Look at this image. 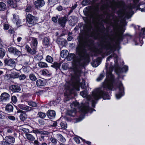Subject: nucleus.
Listing matches in <instances>:
<instances>
[{"label":"nucleus","instance_id":"1","mask_svg":"<svg viewBox=\"0 0 145 145\" xmlns=\"http://www.w3.org/2000/svg\"><path fill=\"white\" fill-rule=\"evenodd\" d=\"M114 31L113 33L110 36L109 35V55L114 52L119 53L121 48L120 42L123 41L127 43L128 40L131 37L128 34L123 35L124 30L123 26H116L114 28Z\"/></svg>","mask_w":145,"mask_h":145},{"label":"nucleus","instance_id":"2","mask_svg":"<svg viewBox=\"0 0 145 145\" xmlns=\"http://www.w3.org/2000/svg\"><path fill=\"white\" fill-rule=\"evenodd\" d=\"M133 2L130 3L128 5L127 9L124 11L123 8L125 5V2L123 1H116L113 2L112 8L113 11H115L116 9L121 8L122 10L120 11V14L123 16L129 18L133 14V9L137 8L140 9L142 12H145V3L138 4L139 0H133Z\"/></svg>","mask_w":145,"mask_h":145},{"label":"nucleus","instance_id":"3","mask_svg":"<svg viewBox=\"0 0 145 145\" xmlns=\"http://www.w3.org/2000/svg\"><path fill=\"white\" fill-rule=\"evenodd\" d=\"M117 52H112L109 55V58L110 57H113L114 59L115 64L114 66H110L109 67L111 70H114L115 72L118 74V78H120V74L123 72H126L128 70V67L124 65L121 69V66L123 64V60H120V62L119 58L116 54ZM117 87L116 84L115 82V80L114 76L109 71V90H114L116 89Z\"/></svg>","mask_w":145,"mask_h":145},{"label":"nucleus","instance_id":"4","mask_svg":"<svg viewBox=\"0 0 145 145\" xmlns=\"http://www.w3.org/2000/svg\"><path fill=\"white\" fill-rule=\"evenodd\" d=\"M80 40L79 44L76 48V52L79 57L78 59L79 63L84 65L88 60L86 48L87 47L89 48L91 40L89 39V35L87 34L82 36Z\"/></svg>","mask_w":145,"mask_h":145},{"label":"nucleus","instance_id":"5","mask_svg":"<svg viewBox=\"0 0 145 145\" xmlns=\"http://www.w3.org/2000/svg\"><path fill=\"white\" fill-rule=\"evenodd\" d=\"M87 90H85L83 91L80 92V95L83 97L86 98L85 99L87 101V102L84 103V102L82 103L81 106H82V104L86 105V103H88V106H89L88 101H90L92 102V105L93 107H94L95 104L96 103L95 101L98 100L99 99L102 97L104 99H108L109 95L103 91L102 89V87L97 88L95 89L92 92V95L91 96L90 95H87Z\"/></svg>","mask_w":145,"mask_h":145},{"label":"nucleus","instance_id":"6","mask_svg":"<svg viewBox=\"0 0 145 145\" xmlns=\"http://www.w3.org/2000/svg\"><path fill=\"white\" fill-rule=\"evenodd\" d=\"M72 109L68 111L67 114L68 115L71 116H74L76 113V109L79 108L82 112L84 113H87L89 110L88 103H87L86 105L82 104V106H80L77 102H73L71 104Z\"/></svg>","mask_w":145,"mask_h":145},{"label":"nucleus","instance_id":"7","mask_svg":"<svg viewBox=\"0 0 145 145\" xmlns=\"http://www.w3.org/2000/svg\"><path fill=\"white\" fill-rule=\"evenodd\" d=\"M99 46V49H97L96 53L101 55L103 58L109 54V41L108 39H105L101 41Z\"/></svg>","mask_w":145,"mask_h":145},{"label":"nucleus","instance_id":"8","mask_svg":"<svg viewBox=\"0 0 145 145\" xmlns=\"http://www.w3.org/2000/svg\"><path fill=\"white\" fill-rule=\"evenodd\" d=\"M26 19L27 22L29 24L32 25H35L37 24L38 22V18L30 14L27 15Z\"/></svg>","mask_w":145,"mask_h":145},{"label":"nucleus","instance_id":"9","mask_svg":"<svg viewBox=\"0 0 145 145\" xmlns=\"http://www.w3.org/2000/svg\"><path fill=\"white\" fill-rule=\"evenodd\" d=\"M4 62L6 65L10 66L12 68L15 67L16 62L14 59H6L4 60Z\"/></svg>","mask_w":145,"mask_h":145},{"label":"nucleus","instance_id":"10","mask_svg":"<svg viewBox=\"0 0 145 145\" xmlns=\"http://www.w3.org/2000/svg\"><path fill=\"white\" fill-rule=\"evenodd\" d=\"M119 92L116 95V97L117 99H119L124 95V88L122 83H120L118 86Z\"/></svg>","mask_w":145,"mask_h":145},{"label":"nucleus","instance_id":"11","mask_svg":"<svg viewBox=\"0 0 145 145\" xmlns=\"http://www.w3.org/2000/svg\"><path fill=\"white\" fill-rule=\"evenodd\" d=\"M8 51L9 52L13 54L14 55L20 56L22 54L21 52L17 49L16 48L11 46L8 49Z\"/></svg>","mask_w":145,"mask_h":145},{"label":"nucleus","instance_id":"12","mask_svg":"<svg viewBox=\"0 0 145 145\" xmlns=\"http://www.w3.org/2000/svg\"><path fill=\"white\" fill-rule=\"evenodd\" d=\"M10 98V96L8 93H3L0 96V102H5L8 100Z\"/></svg>","mask_w":145,"mask_h":145},{"label":"nucleus","instance_id":"13","mask_svg":"<svg viewBox=\"0 0 145 145\" xmlns=\"http://www.w3.org/2000/svg\"><path fill=\"white\" fill-rule=\"evenodd\" d=\"M67 20V18L66 16H64L63 17H62L59 18L58 19V22L59 24L61 26L63 27H64L65 26V24Z\"/></svg>","mask_w":145,"mask_h":145},{"label":"nucleus","instance_id":"14","mask_svg":"<svg viewBox=\"0 0 145 145\" xmlns=\"http://www.w3.org/2000/svg\"><path fill=\"white\" fill-rule=\"evenodd\" d=\"M56 42L58 44L59 47H63L66 44L67 41L64 39L58 37L57 39Z\"/></svg>","mask_w":145,"mask_h":145},{"label":"nucleus","instance_id":"15","mask_svg":"<svg viewBox=\"0 0 145 145\" xmlns=\"http://www.w3.org/2000/svg\"><path fill=\"white\" fill-rule=\"evenodd\" d=\"M10 90L14 92L19 91L20 90V87L16 85H11L9 87Z\"/></svg>","mask_w":145,"mask_h":145},{"label":"nucleus","instance_id":"16","mask_svg":"<svg viewBox=\"0 0 145 145\" xmlns=\"http://www.w3.org/2000/svg\"><path fill=\"white\" fill-rule=\"evenodd\" d=\"M47 115L50 119H52L55 117L56 112L54 110H49L47 112Z\"/></svg>","mask_w":145,"mask_h":145},{"label":"nucleus","instance_id":"17","mask_svg":"<svg viewBox=\"0 0 145 145\" xmlns=\"http://www.w3.org/2000/svg\"><path fill=\"white\" fill-rule=\"evenodd\" d=\"M102 19L100 18V17L98 15L93 18V22L94 24L96 25H99Z\"/></svg>","mask_w":145,"mask_h":145},{"label":"nucleus","instance_id":"18","mask_svg":"<svg viewBox=\"0 0 145 145\" xmlns=\"http://www.w3.org/2000/svg\"><path fill=\"white\" fill-rule=\"evenodd\" d=\"M45 2L44 1H41L38 0L35 2V6L37 8H39L40 7L43 6L45 4Z\"/></svg>","mask_w":145,"mask_h":145},{"label":"nucleus","instance_id":"19","mask_svg":"<svg viewBox=\"0 0 145 145\" xmlns=\"http://www.w3.org/2000/svg\"><path fill=\"white\" fill-rule=\"evenodd\" d=\"M5 140L9 142L10 144L14 143L15 141V138L11 136H6L4 138Z\"/></svg>","mask_w":145,"mask_h":145},{"label":"nucleus","instance_id":"20","mask_svg":"<svg viewBox=\"0 0 145 145\" xmlns=\"http://www.w3.org/2000/svg\"><path fill=\"white\" fill-rule=\"evenodd\" d=\"M36 84L37 87L41 88L45 85V82L44 80L39 79L37 81Z\"/></svg>","mask_w":145,"mask_h":145},{"label":"nucleus","instance_id":"21","mask_svg":"<svg viewBox=\"0 0 145 145\" xmlns=\"http://www.w3.org/2000/svg\"><path fill=\"white\" fill-rule=\"evenodd\" d=\"M103 87L104 90H108L109 89V79L107 78L103 83Z\"/></svg>","mask_w":145,"mask_h":145},{"label":"nucleus","instance_id":"22","mask_svg":"<svg viewBox=\"0 0 145 145\" xmlns=\"http://www.w3.org/2000/svg\"><path fill=\"white\" fill-rule=\"evenodd\" d=\"M86 24L83 26L84 29L85 31H88L91 28V23L90 21H88L86 22Z\"/></svg>","mask_w":145,"mask_h":145},{"label":"nucleus","instance_id":"23","mask_svg":"<svg viewBox=\"0 0 145 145\" xmlns=\"http://www.w3.org/2000/svg\"><path fill=\"white\" fill-rule=\"evenodd\" d=\"M69 53L67 50H63L61 52V56L63 58H66L68 56Z\"/></svg>","mask_w":145,"mask_h":145},{"label":"nucleus","instance_id":"24","mask_svg":"<svg viewBox=\"0 0 145 145\" xmlns=\"http://www.w3.org/2000/svg\"><path fill=\"white\" fill-rule=\"evenodd\" d=\"M25 136L27 138L29 141H33L35 139V137L29 133H26Z\"/></svg>","mask_w":145,"mask_h":145},{"label":"nucleus","instance_id":"25","mask_svg":"<svg viewBox=\"0 0 145 145\" xmlns=\"http://www.w3.org/2000/svg\"><path fill=\"white\" fill-rule=\"evenodd\" d=\"M13 110V106L11 105L8 104L5 107V110L8 112H12Z\"/></svg>","mask_w":145,"mask_h":145},{"label":"nucleus","instance_id":"26","mask_svg":"<svg viewBox=\"0 0 145 145\" xmlns=\"http://www.w3.org/2000/svg\"><path fill=\"white\" fill-rule=\"evenodd\" d=\"M71 19L70 21L71 22V25H74L77 22V18L74 16H72L71 17Z\"/></svg>","mask_w":145,"mask_h":145},{"label":"nucleus","instance_id":"27","mask_svg":"<svg viewBox=\"0 0 145 145\" xmlns=\"http://www.w3.org/2000/svg\"><path fill=\"white\" fill-rule=\"evenodd\" d=\"M38 65L41 68H46L48 67V65L46 63L42 61L39 62Z\"/></svg>","mask_w":145,"mask_h":145},{"label":"nucleus","instance_id":"28","mask_svg":"<svg viewBox=\"0 0 145 145\" xmlns=\"http://www.w3.org/2000/svg\"><path fill=\"white\" fill-rule=\"evenodd\" d=\"M16 1L15 0H8V4L10 6H12L14 7L16 6Z\"/></svg>","mask_w":145,"mask_h":145},{"label":"nucleus","instance_id":"29","mask_svg":"<svg viewBox=\"0 0 145 145\" xmlns=\"http://www.w3.org/2000/svg\"><path fill=\"white\" fill-rule=\"evenodd\" d=\"M32 46H33L35 48H36L38 44L37 39L34 38H32Z\"/></svg>","mask_w":145,"mask_h":145},{"label":"nucleus","instance_id":"30","mask_svg":"<svg viewBox=\"0 0 145 145\" xmlns=\"http://www.w3.org/2000/svg\"><path fill=\"white\" fill-rule=\"evenodd\" d=\"M75 57V55L74 54L69 53L67 58L68 60L70 61L74 59Z\"/></svg>","mask_w":145,"mask_h":145},{"label":"nucleus","instance_id":"31","mask_svg":"<svg viewBox=\"0 0 145 145\" xmlns=\"http://www.w3.org/2000/svg\"><path fill=\"white\" fill-rule=\"evenodd\" d=\"M100 64L99 60L98 59L94 60L92 63L91 64L93 67H96Z\"/></svg>","mask_w":145,"mask_h":145},{"label":"nucleus","instance_id":"32","mask_svg":"<svg viewBox=\"0 0 145 145\" xmlns=\"http://www.w3.org/2000/svg\"><path fill=\"white\" fill-rule=\"evenodd\" d=\"M81 74V71L78 70L75 72V74L73 76V77L75 80L78 79L80 77Z\"/></svg>","mask_w":145,"mask_h":145},{"label":"nucleus","instance_id":"33","mask_svg":"<svg viewBox=\"0 0 145 145\" xmlns=\"http://www.w3.org/2000/svg\"><path fill=\"white\" fill-rule=\"evenodd\" d=\"M61 65V63H58L57 62H55L53 63V65H51V66L56 69H60Z\"/></svg>","mask_w":145,"mask_h":145},{"label":"nucleus","instance_id":"34","mask_svg":"<svg viewBox=\"0 0 145 145\" xmlns=\"http://www.w3.org/2000/svg\"><path fill=\"white\" fill-rule=\"evenodd\" d=\"M6 8V6L5 4L3 2H0V10L4 11Z\"/></svg>","mask_w":145,"mask_h":145},{"label":"nucleus","instance_id":"35","mask_svg":"<svg viewBox=\"0 0 145 145\" xmlns=\"http://www.w3.org/2000/svg\"><path fill=\"white\" fill-rule=\"evenodd\" d=\"M29 78L31 81H36L37 80V78L35 74L33 73H31L29 75Z\"/></svg>","mask_w":145,"mask_h":145},{"label":"nucleus","instance_id":"36","mask_svg":"<svg viewBox=\"0 0 145 145\" xmlns=\"http://www.w3.org/2000/svg\"><path fill=\"white\" fill-rule=\"evenodd\" d=\"M13 18L12 19V21L13 22L15 23L17 20H18L19 18V16L18 15L16 14H13Z\"/></svg>","mask_w":145,"mask_h":145},{"label":"nucleus","instance_id":"37","mask_svg":"<svg viewBox=\"0 0 145 145\" xmlns=\"http://www.w3.org/2000/svg\"><path fill=\"white\" fill-rule=\"evenodd\" d=\"M27 104L30 106L33 107H36L37 106V103L33 101H27Z\"/></svg>","mask_w":145,"mask_h":145},{"label":"nucleus","instance_id":"38","mask_svg":"<svg viewBox=\"0 0 145 145\" xmlns=\"http://www.w3.org/2000/svg\"><path fill=\"white\" fill-rule=\"evenodd\" d=\"M5 52L4 49L0 48V58H3L5 56Z\"/></svg>","mask_w":145,"mask_h":145},{"label":"nucleus","instance_id":"39","mask_svg":"<svg viewBox=\"0 0 145 145\" xmlns=\"http://www.w3.org/2000/svg\"><path fill=\"white\" fill-rule=\"evenodd\" d=\"M43 44L45 46H48L49 44V40L48 38L46 37L44 38L43 42Z\"/></svg>","mask_w":145,"mask_h":145},{"label":"nucleus","instance_id":"40","mask_svg":"<svg viewBox=\"0 0 145 145\" xmlns=\"http://www.w3.org/2000/svg\"><path fill=\"white\" fill-rule=\"evenodd\" d=\"M58 137L59 140L62 142H64L66 140L63 136L61 134L58 135Z\"/></svg>","mask_w":145,"mask_h":145},{"label":"nucleus","instance_id":"41","mask_svg":"<svg viewBox=\"0 0 145 145\" xmlns=\"http://www.w3.org/2000/svg\"><path fill=\"white\" fill-rule=\"evenodd\" d=\"M101 3L103 6L108 7L109 5V0H101Z\"/></svg>","mask_w":145,"mask_h":145},{"label":"nucleus","instance_id":"42","mask_svg":"<svg viewBox=\"0 0 145 145\" xmlns=\"http://www.w3.org/2000/svg\"><path fill=\"white\" fill-rule=\"evenodd\" d=\"M46 60L47 61L51 63L53 61V58L49 56H46Z\"/></svg>","mask_w":145,"mask_h":145},{"label":"nucleus","instance_id":"43","mask_svg":"<svg viewBox=\"0 0 145 145\" xmlns=\"http://www.w3.org/2000/svg\"><path fill=\"white\" fill-rule=\"evenodd\" d=\"M105 74L104 72L101 74L99 76L97 79L96 80L97 81H99L101 80L104 76Z\"/></svg>","mask_w":145,"mask_h":145},{"label":"nucleus","instance_id":"44","mask_svg":"<svg viewBox=\"0 0 145 145\" xmlns=\"http://www.w3.org/2000/svg\"><path fill=\"white\" fill-rule=\"evenodd\" d=\"M38 115L39 117L41 118H43L45 117L46 115L44 113L42 112H38Z\"/></svg>","mask_w":145,"mask_h":145},{"label":"nucleus","instance_id":"45","mask_svg":"<svg viewBox=\"0 0 145 145\" xmlns=\"http://www.w3.org/2000/svg\"><path fill=\"white\" fill-rule=\"evenodd\" d=\"M43 58V56L41 55H37L35 57V59L36 60L38 61H40Z\"/></svg>","mask_w":145,"mask_h":145},{"label":"nucleus","instance_id":"46","mask_svg":"<svg viewBox=\"0 0 145 145\" xmlns=\"http://www.w3.org/2000/svg\"><path fill=\"white\" fill-rule=\"evenodd\" d=\"M61 126L62 128L66 129L67 127V125L65 122H62L61 123Z\"/></svg>","mask_w":145,"mask_h":145},{"label":"nucleus","instance_id":"47","mask_svg":"<svg viewBox=\"0 0 145 145\" xmlns=\"http://www.w3.org/2000/svg\"><path fill=\"white\" fill-rule=\"evenodd\" d=\"M33 110V109L31 107L29 106H25L24 110L26 111L27 112H29Z\"/></svg>","mask_w":145,"mask_h":145},{"label":"nucleus","instance_id":"48","mask_svg":"<svg viewBox=\"0 0 145 145\" xmlns=\"http://www.w3.org/2000/svg\"><path fill=\"white\" fill-rule=\"evenodd\" d=\"M145 35V28H142L141 29V33L139 35V36L140 37H144V36Z\"/></svg>","mask_w":145,"mask_h":145},{"label":"nucleus","instance_id":"49","mask_svg":"<svg viewBox=\"0 0 145 145\" xmlns=\"http://www.w3.org/2000/svg\"><path fill=\"white\" fill-rule=\"evenodd\" d=\"M49 134V133L47 131H41L40 134V135H44L46 136V135H48Z\"/></svg>","mask_w":145,"mask_h":145},{"label":"nucleus","instance_id":"50","mask_svg":"<svg viewBox=\"0 0 145 145\" xmlns=\"http://www.w3.org/2000/svg\"><path fill=\"white\" fill-rule=\"evenodd\" d=\"M42 74L44 75H45L46 76H48V75H50V73L49 72L48 70L45 69V70H43L42 71Z\"/></svg>","mask_w":145,"mask_h":145},{"label":"nucleus","instance_id":"51","mask_svg":"<svg viewBox=\"0 0 145 145\" xmlns=\"http://www.w3.org/2000/svg\"><path fill=\"white\" fill-rule=\"evenodd\" d=\"M82 3L84 6L88 5L89 3V0H83Z\"/></svg>","mask_w":145,"mask_h":145},{"label":"nucleus","instance_id":"52","mask_svg":"<svg viewBox=\"0 0 145 145\" xmlns=\"http://www.w3.org/2000/svg\"><path fill=\"white\" fill-rule=\"evenodd\" d=\"M25 113H22L20 116V120L22 121H24L25 120Z\"/></svg>","mask_w":145,"mask_h":145},{"label":"nucleus","instance_id":"53","mask_svg":"<svg viewBox=\"0 0 145 145\" xmlns=\"http://www.w3.org/2000/svg\"><path fill=\"white\" fill-rule=\"evenodd\" d=\"M11 100L14 103H15L17 101V99L16 96L13 95L11 97Z\"/></svg>","mask_w":145,"mask_h":145},{"label":"nucleus","instance_id":"54","mask_svg":"<svg viewBox=\"0 0 145 145\" xmlns=\"http://www.w3.org/2000/svg\"><path fill=\"white\" fill-rule=\"evenodd\" d=\"M62 68L65 70H67L68 68V65L66 63H63L61 66Z\"/></svg>","mask_w":145,"mask_h":145},{"label":"nucleus","instance_id":"55","mask_svg":"<svg viewBox=\"0 0 145 145\" xmlns=\"http://www.w3.org/2000/svg\"><path fill=\"white\" fill-rule=\"evenodd\" d=\"M40 131L38 129H34L33 128V129L32 131V132L33 133L37 134H40Z\"/></svg>","mask_w":145,"mask_h":145},{"label":"nucleus","instance_id":"56","mask_svg":"<svg viewBox=\"0 0 145 145\" xmlns=\"http://www.w3.org/2000/svg\"><path fill=\"white\" fill-rule=\"evenodd\" d=\"M76 7V5L75 4L73 6H72L71 8V10L68 13V15H69L70 14L73 12V10L75 9Z\"/></svg>","mask_w":145,"mask_h":145},{"label":"nucleus","instance_id":"57","mask_svg":"<svg viewBox=\"0 0 145 145\" xmlns=\"http://www.w3.org/2000/svg\"><path fill=\"white\" fill-rule=\"evenodd\" d=\"M35 48H36L34 47L33 49H31L28 52L30 53L32 55H33L35 54L36 52L35 50Z\"/></svg>","mask_w":145,"mask_h":145},{"label":"nucleus","instance_id":"58","mask_svg":"<svg viewBox=\"0 0 145 145\" xmlns=\"http://www.w3.org/2000/svg\"><path fill=\"white\" fill-rule=\"evenodd\" d=\"M50 140L51 141V142L54 143V144H56L57 143V140L54 137H51L50 138Z\"/></svg>","mask_w":145,"mask_h":145},{"label":"nucleus","instance_id":"59","mask_svg":"<svg viewBox=\"0 0 145 145\" xmlns=\"http://www.w3.org/2000/svg\"><path fill=\"white\" fill-rule=\"evenodd\" d=\"M21 130L24 133H27L29 131V130L27 128H25L23 127H22L20 128Z\"/></svg>","mask_w":145,"mask_h":145},{"label":"nucleus","instance_id":"60","mask_svg":"<svg viewBox=\"0 0 145 145\" xmlns=\"http://www.w3.org/2000/svg\"><path fill=\"white\" fill-rule=\"evenodd\" d=\"M2 145H10V144L9 142L7 141L4 138L2 141Z\"/></svg>","mask_w":145,"mask_h":145},{"label":"nucleus","instance_id":"61","mask_svg":"<svg viewBox=\"0 0 145 145\" xmlns=\"http://www.w3.org/2000/svg\"><path fill=\"white\" fill-rule=\"evenodd\" d=\"M19 79L20 80H23L26 78V76L24 74H22L19 76Z\"/></svg>","mask_w":145,"mask_h":145},{"label":"nucleus","instance_id":"62","mask_svg":"<svg viewBox=\"0 0 145 145\" xmlns=\"http://www.w3.org/2000/svg\"><path fill=\"white\" fill-rule=\"evenodd\" d=\"M31 7L30 5H27L25 8V11L27 12H29L31 11Z\"/></svg>","mask_w":145,"mask_h":145},{"label":"nucleus","instance_id":"63","mask_svg":"<svg viewBox=\"0 0 145 145\" xmlns=\"http://www.w3.org/2000/svg\"><path fill=\"white\" fill-rule=\"evenodd\" d=\"M8 117L9 119L11 120L14 121L16 119L15 117L13 116H9Z\"/></svg>","mask_w":145,"mask_h":145},{"label":"nucleus","instance_id":"64","mask_svg":"<svg viewBox=\"0 0 145 145\" xmlns=\"http://www.w3.org/2000/svg\"><path fill=\"white\" fill-rule=\"evenodd\" d=\"M33 144L34 145H41V144L37 140H34Z\"/></svg>","mask_w":145,"mask_h":145}]
</instances>
